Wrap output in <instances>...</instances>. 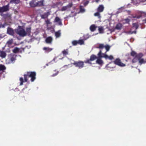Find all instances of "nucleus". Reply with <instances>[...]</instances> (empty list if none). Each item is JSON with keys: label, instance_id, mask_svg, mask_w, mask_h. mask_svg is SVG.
Returning <instances> with one entry per match:
<instances>
[{"label": "nucleus", "instance_id": "nucleus-8", "mask_svg": "<svg viewBox=\"0 0 146 146\" xmlns=\"http://www.w3.org/2000/svg\"><path fill=\"white\" fill-rule=\"evenodd\" d=\"M133 27H132V28H135V30L134 31H130L129 32V33L130 34H132L133 33L136 34V31L139 27V25L137 23H133L132 24Z\"/></svg>", "mask_w": 146, "mask_h": 146}, {"label": "nucleus", "instance_id": "nucleus-12", "mask_svg": "<svg viewBox=\"0 0 146 146\" xmlns=\"http://www.w3.org/2000/svg\"><path fill=\"white\" fill-rule=\"evenodd\" d=\"M131 55L133 56H135L136 57H138L139 56L142 57L143 56L142 53H139L138 54H137V53L134 51H132L131 53Z\"/></svg>", "mask_w": 146, "mask_h": 146}, {"label": "nucleus", "instance_id": "nucleus-36", "mask_svg": "<svg viewBox=\"0 0 146 146\" xmlns=\"http://www.w3.org/2000/svg\"><path fill=\"white\" fill-rule=\"evenodd\" d=\"M100 12H99V11H98L96 13H95L94 14V15L95 16H97L98 17V18H100L101 17V16H100Z\"/></svg>", "mask_w": 146, "mask_h": 146}, {"label": "nucleus", "instance_id": "nucleus-25", "mask_svg": "<svg viewBox=\"0 0 146 146\" xmlns=\"http://www.w3.org/2000/svg\"><path fill=\"white\" fill-rule=\"evenodd\" d=\"M97 27L95 25H91L90 27V29L92 32L94 31L97 28Z\"/></svg>", "mask_w": 146, "mask_h": 146}, {"label": "nucleus", "instance_id": "nucleus-38", "mask_svg": "<svg viewBox=\"0 0 146 146\" xmlns=\"http://www.w3.org/2000/svg\"><path fill=\"white\" fill-rule=\"evenodd\" d=\"M68 9V6H67V5L66 6H63L61 9V11H65V10H66Z\"/></svg>", "mask_w": 146, "mask_h": 146}, {"label": "nucleus", "instance_id": "nucleus-15", "mask_svg": "<svg viewBox=\"0 0 146 146\" xmlns=\"http://www.w3.org/2000/svg\"><path fill=\"white\" fill-rule=\"evenodd\" d=\"M97 64L100 66H102L104 64V62L102 58H98L96 61Z\"/></svg>", "mask_w": 146, "mask_h": 146}, {"label": "nucleus", "instance_id": "nucleus-2", "mask_svg": "<svg viewBox=\"0 0 146 146\" xmlns=\"http://www.w3.org/2000/svg\"><path fill=\"white\" fill-rule=\"evenodd\" d=\"M110 47L111 46H109V45L106 44V45H104L103 44H100L98 46L96 47V48H99L100 49H102L104 48H105L106 50V51L105 52L106 54L107 52L109 50Z\"/></svg>", "mask_w": 146, "mask_h": 146}, {"label": "nucleus", "instance_id": "nucleus-39", "mask_svg": "<svg viewBox=\"0 0 146 146\" xmlns=\"http://www.w3.org/2000/svg\"><path fill=\"white\" fill-rule=\"evenodd\" d=\"M98 30L100 33H103V27H99Z\"/></svg>", "mask_w": 146, "mask_h": 146}, {"label": "nucleus", "instance_id": "nucleus-30", "mask_svg": "<svg viewBox=\"0 0 146 146\" xmlns=\"http://www.w3.org/2000/svg\"><path fill=\"white\" fill-rule=\"evenodd\" d=\"M78 41V44L81 45L83 44H84V41L83 40H79Z\"/></svg>", "mask_w": 146, "mask_h": 146}, {"label": "nucleus", "instance_id": "nucleus-7", "mask_svg": "<svg viewBox=\"0 0 146 146\" xmlns=\"http://www.w3.org/2000/svg\"><path fill=\"white\" fill-rule=\"evenodd\" d=\"M9 4L3 6L2 7H0V13H3L8 11L9 10Z\"/></svg>", "mask_w": 146, "mask_h": 146}, {"label": "nucleus", "instance_id": "nucleus-3", "mask_svg": "<svg viewBox=\"0 0 146 146\" xmlns=\"http://www.w3.org/2000/svg\"><path fill=\"white\" fill-rule=\"evenodd\" d=\"M84 62L81 61H74L73 63V64L74 65L75 67H78L79 68H83L84 66Z\"/></svg>", "mask_w": 146, "mask_h": 146}, {"label": "nucleus", "instance_id": "nucleus-31", "mask_svg": "<svg viewBox=\"0 0 146 146\" xmlns=\"http://www.w3.org/2000/svg\"><path fill=\"white\" fill-rule=\"evenodd\" d=\"M19 51V49L17 48L16 47L13 50V52L15 53H17Z\"/></svg>", "mask_w": 146, "mask_h": 146}, {"label": "nucleus", "instance_id": "nucleus-41", "mask_svg": "<svg viewBox=\"0 0 146 146\" xmlns=\"http://www.w3.org/2000/svg\"><path fill=\"white\" fill-rule=\"evenodd\" d=\"M141 15H136L133 17V18H134L139 19L141 17Z\"/></svg>", "mask_w": 146, "mask_h": 146}, {"label": "nucleus", "instance_id": "nucleus-22", "mask_svg": "<svg viewBox=\"0 0 146 146\" xmlns=\"http://www.w3.org/2000/svg\"><path fill=\"white\" fill-rule=\"evenodd\" d=\"M104 57L106 59H109V60H111L114 58L113 56L112 55H111L109 56L106 54L104 55Z\"/></svg>", "mask_w": 146, "mask_h": 146}, {"label": "nucleus", "instance_id": "nucleus-35", "mask_svg": "<svg viewBox=\"0 0 146 146\" xmlns=\"http://www.w3.org/2000/svg\"><path fill=\"white\" fill-rule=\"evenodd\" d=\"M13 39H12L9 40L7 42V44L9 45H11L13 43Z\"/></svg>", "mask_w": 146, "mask_h": 146}, {"label": "nucleus", "instance_id": "nucleus-40", "mask_svg": "<svg viewBox=\"0 0 146 146\" xmlns=\"http://www.w3.org/2000/svg\"><path fill=\"white\" fill-rule=\"evenodd\" d=\"M72 43L73 45L76 46L77 45V44H78V41L76 40H74L72 41Z\"/></svg>", "mask_w": 146, "mask_h": 146}, {"label": "nucleus", "instance_id": "nucleus-47", "mask_svg": "<svg viewBox=\"0 0 146 146\" xmlns=\"http://www.w3.org/2000/svg\"><path fill=\"white\" fill-rule=\"evenodd\" d=\"M1 27L3 28H4L5 27V26L4 25H1Z\"/></svg>", "mask_w": 146, "mask_h": 146}, {"label": "nucleus", "instance_id": "nucleus-19", "mask_svg": "<svg viewBox=\"0 0 146 146\" xmlns=\"http://www.w3.org/2000/svg\"><path fill=\"white\" fill-rule=\"evenodd\" d=\"M104 7L102 5H100L97 9V11L100 12H102L104 10Z\"/></svg>", "mask_w": 146, "mask_h": 146}, {"label": "nucleus", "instance_id": "nucleus-33", "mask_svg": "<svg viewBox=\"0 0 146 146\" xmlns=\"http://www.w3.org/2000/svg\"><path fill=\"white\" fill-rule=\"evenodd\" d=\"M19 0H11L10 1L11 3H15L16 4L19 3Z\"/></svg>", "mask_w": 146, "mask_h": 146}, {"label": "nucleus", "instance_id": "nucleus-16", "mask_svg": "<svg viewBox=\"0 0 146 146\" xmlns=\"http://www.w3.org/2000/svg\"><path fill=\"white\" fill-rule=\"evenodd\" d=\"M52 41V38L51 36L47 37L45 40L47 44H51Z\"/></svg>", "mask_w": 146, "mask_h": 146}, {"label": "nucleus", "instance_id": "nucleus-43", "mask_svg": "<svg viewBox=\"0 0 146 146\" xmlns=\"http://www.w3.org/2000/svg\"><path fill=\"white\" fill-rule=\"evenodd\" d=\"M45 22L46 24L48 25L49 24H50L51 23L50 22V21L48 19L45 21Z\"/></svg>", "mask_w": 146, "mask_h": 146}, {"label": "nucleus", "instance_id": "nucleus-1", "mask_svg": "<svg viewBox=\"0 0 146 146\" xmlns=\"http://www.w3.org/2000/svg\"><path fill=\"white\" fill-rule=\"evenodd\" d=\"M31 72H27L24 74V80L22 77H20L19 80L20 82V85H22L24 82H27L28 80V79L29 78L31 77Z\"/></svg>", "mask_w": 146, "mask_h": 146}, {"label": "nucleus", "instance_id": "nucleus-26", "mask_svg": "<svg viewBox=\"0 0 146 146\" xmlns=\"http://www.w3.org/2000/svg\"><path fill=\"white\" fill-rule=\"evenodd\" d=\"M31 27L27 28L26 29V35H29L31 33Z\"/></svg>", "mask_w": 146, "mask_h": 146}, {"label": "nucleus", "instance_id": "nucleus-51", "mask_svg": "<svg viewBox=\"0 0 146 146\" xmlns=\"http://www.w3.org/2000/svg\"><path fill=\"white\" fill-rule=\"evenodd\" d=\"M65 66H67V65H65Z\"/></svg>", "mask_w": 146, "mask_h": 146}, {"label": "nucleus", "instance_id": "nucleus-48", "mask_svg": "<svg viewBox=\"0 0 146 146\" xmlns=\"http://www.w3.org/2000/svg\"><path fill=\"white\" fill-rule=\"evenodd\" d=\"M111 62H110V64H108L107 65V66L108 67H110V66H109L110 65V64H111Z\"/></svg>", "mask_w": 146, "mask_h": 146}, {"label": "nucleus", "instance_id": "nucleus-49", "mask_svg": "<svg viewBox=\"0 0 146 146\" xmlns=\"http://www.w3.org/2000/svg\"><path fill=\"white\" fill-rule=\"evenodd\" d=\"M143 13L144 15L146 16V12H144Z\"/></svg>", "mask_w": 146, "mask_h": 146}, {"label": "nucleus", "instance_id": "nucleus-4", "mask_svg": "<svg viewBox=\"0 0 146 146\" xmlns=\"http://www.w3.org/2000/svg\"><path fill=\"white\" fill-rule=\"evenodd\" d=\"M97 59V57L96 55L92 54L91 55L90 58L88 59L86 61H84V62L86 63H88L90 64H92V63L91 62V61H93L96 59Z\"/></svg>", "mask_w": 146, "mask_h": 146}, {"label": "nucleus", "instance_id": "nucleus-18", "mask_svg": "<svg viewBox=\"0 0 146 146\" xmlns=\"http://www.w3.org/2000/svg\"><path fill=\"white\" fill-rule=\"evenodd\" d=\"M44 6L43 0H41L37 2L36 7H40Z\"/></svg>", "mask_w": 146, "mask_h": 146}, {"label": "nucleus", "instance_id": "nucleus-24", "mask_svg": "<svg viewBox=\"0 0 146 146\" xmlns=\"http://www.w3.org/2000/svg\"><path fill=\"white\" fill-rule=\"evenodd\" d=\"M44 50L45 51V52H48L53 50V48H50L49 47H44L43 48Z\"/></svg>", "mask_w": 146, "mask_h": 146}, {"label": "nucleus", "instance_id": "nucleus-14", "mask_svg": "<svg viewBox=\"0 0 146 146\" xmlns=\"http://www.w3.org/2000/svg\"><path fill=\"white\" fill-rule=\"evenodd\" d=\"M54 21L55 22H57L58 23L59 25H62V23L59 17H56L54 20Z\"/></svg>", "mask_w": 146, "mask_h": 146}, {"label": "nucleus", "instance_id": "nucleus-34", "mask_svg": "<svg viewBox=\"0 0 146 146\" xmlns=\"http://www.w3.org/2000/svg\"><path fill=\"white\" fill-rule=\"evenodd\" d=\"M6 69L5 66L2 64L0 65V70H3Z\"/></svg>", "mask_w": 146, "mask_h": 146}, {"label": "nucleus", "instance_id": "nucleus-5", "mask_svg": "<svg viewBox=\"0 0 146 146\" xmlns=\"http://www.w3.org/2000/svg\"><path fill=\"white\" fill-rule=\"evenodd\" d=\"M113 62L114 64L119 66L124 67L125 66V64L122 63L119 58H116Z\"/></svg>", "mask_w": 146, "mask_h": 146}, {"label": "nucleus", "instance_id": "nucleus-21", "mask_svg": "<svg viewBox=\"0 0 146 146\" xmlns=\"http://www.w3.org/2000/svg\"><path fill=\"white\" fill-rule=\"evenodd\" d=\"M10 59L12 62L15 60H16V55L13 54H11L10 55Z\"/></svg>", "mask_w": 146, "mask_h": 146}, {"label": "nucleus", "instance_id": "nucleus-10", "mask_svg": "<svg viewBox=\"0 0 146 146\" xmlns=\"http://www.w3.org/2000/svg\"><path fill=\"white\" fill-rule=\"evenodd\" d=\"M37 0H32L29 3L30 6L32 7H36Z\"/></svg>", "mask_w": 146, "mask_h": 146}, {"label": "nucleus", "instance_id": "nucleus-17", "mask_svg": "<svg viewBox=\"0 0 146 146\" xmlns=\"http://www.w3.org/2000/svg\"><path fill=\"white\" fill-rule=\"evenodd\" d=\"M7 33L11 35H13L14 32L12 29L10 28H8L7 29Z\"/></svg>", "mask_w": 146, "mask_h": 146}, {"label": "nucleus", "instance_id": "nucleus-42", "mask_svg": "<svg viewBox=\"0 0 146 146\" xmlns=\"http://www.w3.org/2000/svg\"><path fill=\"white\" fill-rule=\"evenodd\" d=\"M124 20L125 21V23H129L130 21V20L128 18L125 19H124Z\"/></svg>", "mask_w": 146, "mask_h": 146}, {"label": "nucleus", "instance_id": "nucleus-46", "mask_svg": "<svg viewBox=\"0 0 146 146\" xmlns=\"http://www.w3.org/2000/svg\"><path fill=\"white\" fill-rule=\"evenodd\" d=\"M88 3H89V1H86V2H85L84 3V6H86L87 5V4Z\"/></svg>", "mask_w": 146, "mask_h": 146}, {"label": "nucleus", "instance_id": "nucleus-37", "mask_svg": "<svg viewBox=\"0 0 146 146\" xmlns=\"http://www.w3.org/2000/svg\"><path fill=\"white\" fill-rule=\"evenodd\" d=\"M139 57H135L132 60V62L133 63H135L137 62L138 60Z\"/></svg>", "mask_w": 146, "mask_h": 146}, {"label": "nucleus", "instance_id": "nucleus-28", "mask_svg": "<svg viewBox=\"0 0 146 146\" xmlns=\"http://www.w3.org/2000/svg\"><path fill=\"white\" fill-rule=\"evenodd\" d=\"M141 57L139 56L138 58V60H139V62L140 64H142L143 63H145V62H145L144 59L143 58H141Z\"/></svg>", "mask_w": 146, "mask_h": 146}, {"label": "nucleus", "instance_id": "nucleus-6", "mask_svg": "<svg viewBox=\"0 0 146 146\" xmlns=\"http://www.w3.org/2000/svg\"><path fill=\"white\" fill-rule=\"evenodd\" d=\"M16 32L17 34L21 36L24 37L26 35V33L25 31L23 28L18 30Z\"/></svg>", "mask_w": 146, "mask_h": 146}, {"label": "nucleus", "instance_id": "nucleus-20", "mask_svg": "<svg viewBox=\"0 0 146 146\" xmlns=\"http://www.w3.org/2000/svg\"><path fill=\"white\" fill-rule=\"evenodd\" d=\"M6 54L5 52L0 50V56L2 58H5L6 57Z\"/></svg>", "mask_w": 146, "mask_h": 146}, {"label": "nucleus", "instance_id": "nucleus-52", "mask_svg": "<svg viewBox=\"0 0 146 146\" xmlns=\"http://www.w3.org/2000/svg\"><path fill=\"white\" fill-rule=\"evenodd\" d=\"M145 0L146 1V0Z\"/></svg>", "mask_w": 146, "mask_h": 146}, {"label": "nucleus", "instance_id": "nucleus-29", "mask_svg": "<svg viewBox=\"0 0 146 146\" xmlns=\"http://www.w3.org/2000/svg\"><path fill=\"white\" fill-rule=\"evenodd\" d=\"M62 53L64 55H66L68 54V50H64L62 52Z\"/></svg>", "mask_w": 146, "mask_h": 146}, {"label": "nucleus", "instance_id": "nucleus-44", "mask_svg": "<svg viewBox=\"0 0 146 146\" xmlns=\"http://www.w3.org/2000/svg\"><path fill=\"white\" fill-rule=\"evenodd\" d=\"M72 3L69 4L67 5V6H68V9L72 7Z\"/></svg>", "mask_w": 146, "mask_h": 146}, {"label": "nucleus", "instance_id": "nucleus-50", "mask_svg": "<svg viewBox=\"0 0 146 146\" xmlns=\"http://www.w3.org/2000/svg\"><path fill=\"white\" fill-rule=\"evenodd\" d=\"M55 59V58H54V60Z\"/></svg>", "mask_w": 146, "mask_h": 146}, {"label": "nucleus", "instance_id": "nucleus-45", "mask_svg": "<svg viewBox=\"0 0 146 146\" xmlns=\"http://www.w3.org/2000/svg\"><path fill=\"white\" fill-rule=\"evenodd\" d=\"M58 71L57 72H56V73H55L54 74H53L52 75V76H53V77H54V76L57 75L58 74Z\"/></svg>", "mask_w": 146, "mask_h": 146}, {"label": "nucleus", "instance_id": "nucleus-11", "mask_svg": "<svg viewBox=\"0 0 146 146\" xmlns=\"http://www.w3.org/2000/svg\"><path fill=\"white\" fill-rule=\"evenodd\" d=\"M106 54V53H103L102 52V50H100L98 53L97 54L98 58H104V55Z\"/></svg>", "mask_w": 146, "mask_h": 146}, {"label": "nucleus", "instance_id": "nucleus-13", "mask_svg": "<svg viewBox=\"0 0 146 146\" xmlns=\"http://www.w3.org/2000/svg\"><path fill=\"white\" fill-rule=\"evenodd\" d=\"M122 26L123 25L121 23H119L116 25L115 29L118 30H120L122 29Z\"/></svg>", "mask_w": 146, "mask_h": 146}, {"label": "nucleus", "instance_id": "nucleus-32", "mask_svg": "<svg viewBox=\"0 0 146 146\" xmlns=\"http://www.w3.org/2000/svg\"><path fill=\"white\" fill-rule=\"evenodd\" d=\"M80 12L82 13H84L85 11V9L83 8L82 6L80 5Z\"/></svg>", "mask_w": 146, "mask_h": 146}, {"label": "nucleus", "instance_id": "nucleus-27", "mask_svg": "<svg viewBox=\"0 0 146 146\" xmlns=\"http://www.w3.org/2000/svg\"><path fill=\"white\" fill-rule=\"evenodd\" d=\"M61 35L60 31L59 30L55 33V36L56 38L59 37Z\"/></svg>", "mask_w": 146, "mask_h": 146}, {"label": "nucleus", "instance_id": "nucleus-9", "mask_svg": "<svg viewBox=\"0 0 146 146\" xmlns=\"http://www.w3.org/2000/svg\"><path fill=\"white\" fill-rule=\"evenodd\" d=\"M31 82H33L36 79V73L35 72H31Z\"/></svg>", "mask_w": 146, "mask_h": 146}, {"label": "nucleus", "instance_id": "nucleus-23", "mask_svg": "<svg viewBox=\"0 0 146 146\" xmlns=\"http://www.w3.org/2000/svg\"><path fill=\"white\" fill-rule=\"evenodd\" d=\"M49 15V12H48L45 13L43 15H40V17L42 19H44L46 18H47Z\"/></svg>", "mask_w": 146, "mask_h": 146}]
</instances>
